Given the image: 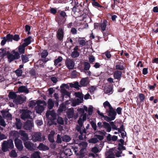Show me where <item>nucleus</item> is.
I'll list each match as a JSON object with an SVG mask.
<instances>
[{
    "label": "nucleus",
    "mask_w": 158,
    "mask_h": 158,
    "mask_svg": "<svg viewBox=\"0 0 158 158\" xmlns=\"http://www.w3.org/2000/svg\"><path fill=\"white\" fill-rule=\"evenodd\" d=\"M75 95L77 98L74 99L66 101V104H70L72 106H75L82 102L83 100V96L82 94L80 92H76L75 93Z\"/></svg>",
    "instance_id": "nucleus-1"
},
{
    "label": "nucleus",
    "mask_w": 158,
    "mask_h": 158,
    "mask_svg": "<svg viewBox=\"0 0 158 158\" xmlns=\"http://www.w3.org/2000/svg\"><path fill=\"white\" fill-rule=\"evenodd\" d=\"M14 146L13 141L12 139H9L7 141H4L2 145V149L4 152H6L8 148H12Z\"/></svg>",
    "instance_id": "nucleus-2"
},
{
    "label": "nucleus",
    "mask_w": 158,
    "mask_h": 158,
    "mask_svg": "<svg viewBox=\"0 0 158 158\" xmlns=\"http://www.w3.org/2000/svg\"><path fill=\"white\" fill-rule=\"evenodd\" d=\"M87 117V115L86 113L82 114L79 118L78 121V125H77L76 128L78 131H80L81 133V129H83L84 127L83 126V122L86 120Z\"/></svg>",
    "instance_id": "nucleus-3"
},
{
    "label": "nucleus",
    "mask_w": 158,
    "mask_h": 158,
    "mask_svg": "<svg viewBox=\"0 0 158 158\" xmlns=\"http://www.w3.org/2000/svg\"><path fill=\"white\" fill-rule=\"evenodd\" d=\"M46 105V103L44 101L38 102L37 106L35 107V110L37 113H41L44 110Z\"/></svg>",
    "instance_id": "nucleus-4"
},
{
    "label": "nucleus",
    "mask_w": 158,
    "mask_h": 158,
    "mask_svg": "<svg viewBox=\"0 0 158 158\" xmlns=\"http://www.w3.org/2000/svg\"><path fill=\"white\" fill-rule=\"evenodd\" d=\"M21 118L24 120L27 119H32V116L33 115L32 112L29 111L28 110H23L22 111Z\"/></svg>",
    "instance_id": "nucleus-5"
},
{
    "label": "nucleus",
    "mask_w": 158,
    "mask_h": 158,
    "mask_svg": "<svg viewBox=\"0 0 158 158\" xmlns=\"http://www.w3.org/2000/svg\"><path fill=\"white\" fill-rule=\"evenodd\" d=\"M118 150H117V147L114 149H110L106 153V158H114V153L116 154L115 152H117Z\"/></svg>",
    "instance_id": "nucleus-6"
},
{
    "label": "nucleus",
    "mask_w": 158,
    "mask_h": 158,
    "mask_svg": "<svg viewBox=\"0 0 158 158\" xmlns=\"http://www.w3.org/2000/svg\"><path fill=\"white\" fill-rule=\"evenodd\" d=\"M119 141L120 143H118V147L117 148V149L118 150V152H116V155L117 157H119L121 156V154L122 153L121 150L123 148V144L124 140L122 139H120Z\"/></svg>",
    "instance_id": "nucleus-7"
},
{
    "label": "nucleus",
    "mask_w": 158,
    "mask_h": 158,
    "mask_svg": "<svg viewBox=\"0 0 158 158\" xmlns=\"http://www.w3.org/2000/svg\"><path fill=\"white\" fill-rule=\"evenodd\" d=\"M56 116V113L54 110L48 111L46 114L47 118L50 120L52 123H53V121L55 119Z\"/></svg>",
    "instance_id": "nucleus-8"
},
{
    "label": "nucleus",
    "mask_w": 158,
    "mask_h": 158,
    "mask_svg": "<svg viewBox=\"0 0 158 158\" xmlns=\"http://www.w3.org/2000/svg\"><path fill=\"white\" fill-rule=\"evenodd\" d=\"M41 134L40 132H35L32 134V139L34 142L41 141Z\"/></svg>",
    "instance_id": "nucleus-9"
},
{
    "label": "nucleus",
    "mask_w": 158,
    "mask_h": 158,
    "mask_svg": "<svg viewBox=\"0 0 158 158\" xmlns=\"http://www.w3.org/2000/svg\"><path fill=\"white\" fill-rule=\"evenodd\" d=\"M15 146L19 150L21 151L23 149V146L21 140L18 139H16L15 140Z\"/></svg>",
    "instance_id": "nucleus-10"
},
{
    "label": "nucleus",
    "mask_w": 158,
    "mask_h": 158,
    "mask_svg": "<svg viewBox=\"0 0 158 158\" xmlns=\"http://www.w3.org/2000/svg\"><path fill=\"white\" fill-rule=\"evenodd\" d=\"M74 110L73 108H70L68 110L67 112V114L68 117L69 118H73L74 119H76L78 117L77 114L76 115L74 114Z\"/></svg>",
    "instance_id": "nucleus-11"
},
{
    "label": "nucleus",
    "mask_w": 158,
    "mask_h": 158,
    "mask_svg": "<svg viewBox=\"0 0 158 158\" xmlns=\"http://www.w3.org/2000/svg\"><path fill=\"white\" fill-rule=\"evenodd\" d=\"M65 63L67 67L69 69H73L74 66V62L72 60L67 59Z\"/></svg>",
    "instance_id": "nucleus-12"
},
{
    "label": "nucleus",
    "mask_w": 158,
    "mask_h": 158,
    "mask_svg": "<svg viewBox=\"0 0 158 158\" xmlns=\"http://www.w3.org/2000/svg\"><path fill=\"white\" fill-rule=\"evenodd\" d=\"M34 124L32 121L28 120L25 123L24 127L27 130H30L32 128Z\"/></svg>",
    "instance_id": "nucleus-13"
},
{
    "label": "nucleus",
    "mask_w": 158,
    "mask_h": 158,
    "mask_svg": "<svg viewBox=\"0 0 158 158\" xmlns=\"http://www.w3.org/2000/svg\"><path fill=\"white\" fill-rule=\"evenodd\" d=\"M108 24V22L106 20H104L103 22H102L100 24L101 30L102 32L103 33L104 36H105V35H107L106 34L103 32V31L105 30L106 26Z\"/></svg>",
    "instance_id": "nucleus-14"
},
{
    "label": "nucleus",
    "mask_w": 158,
    "mask_h": 158,
    "mask_svg": "<svg viewBox=\"0 0 158 158\" xmlns=\"http://www.w3.org/2000/svg\"><path fill=\"white\" fill-rule=\"evenodd\" d=\"M21 135V138L23 141L25 142L28 140V136L24 131L22 130L19 131V135Z\"/></svg>",
    "instance_id": "nucleus-15"
},
{
    "label": "nucleus",
    "mask_w": 158,
    "mask_h": 158,
    "mask_svg": "<svg viewBox=\"0 0 158 158\" xmlns=\"http://www.w3.org/2000/svg\"><path fill=\"white\" fill-rule=\"evenodd\" d=\"M25 147L27 149L32 150L34 149V144L31 142L29 141H25L24 142Z\"/></svg>",
    "instance_id": "nucleus-16"
},
{
    "label": "nucleus",
    "mask_w": 158,
    "mask_h": 158,
    "mask_svg": "<svg viewBox=\"0 0 158 158\" xmlns=\"http://www.w3.org/2000/svg\"><path fill=\"white\" fill-rule=\"evenodd\" d=\"M64 32L62 28H59L57 33V37L58 40H62L64 37Z\"/></svg>",
    "instance_id": "nucleus-17"
},
{
    "label": "nucleus",
    "mask_w": 158,
    "mask_h": 158,
    "mask_svg": "<svg viewBox=\"0 0 158 158\" xmlns=\"http://www.w3.org/2000/svg\"><path fill=\"white\" fill-rule=\"evenodd\" d=\"M25 99L24 98H22L20 96H18L16 99L14 100V102L16 104H21L25 100Z\"/></svg>",
    "instance_id": "nucleus-18"
},
{
    "label": "nucleus",
    "mask_w": 158,
    "mask_h": 158,
    "mask_svg": "<svg viewBox=\"0 0 158 158\" xmlns=\"http://www.w3.org/2000/svg\"><path fill=\"white\" fill-rule=\"evenodd\" d=\"M108 116L111 117L112 119L114 118V119L115 118V116L116 114L115 111L112 108L111 109H109L108 110Z\"/></svg>",
    "instance_id": "nucleus-19"
},
{
    "label": "nucleus",
    "mask_w": 158,
    "mask_h": 158,
    "mask_svg": "<svg viewBox=\"0 0 158 158\" xmlns=\"http://www.w3.org/2000/svg\"><path fill=\"white\" fill-rule=\"evenodd\" d=\"M37 148L39 150L42 151H46L49 149L48 147L42 143H40L39 144L37 147Z\"/></svg>",
    "instance_id": "nucleus-20"
},
{
    "label": "nucleus",
    "mask_w": 158,
    "mask_h": 158,
    "mask_svg": "<svg viewBox=\"0 0 158 158\" xmlns=\"http://www.w3.org/2000/svg\"><path fill=\"white\" fill-rule=\"evenodd\" d=\"M102 126L107 132H110L111 131V128L109 123L104 122L103 123Z\"/></svg>",
    "instance_id": "nucleus-21"
},
{
    "label": "nucleus",
    "mask_w": 158,
    "mask_h": 158,
    "mask_svg": "<svg viewBox=\"0 0 158 158\" xmlns=\"http://www.w3.org/2000/svg\"><path fill=\"white\" fill-rule=\"evenodd\" d=\"M89 83V80L87 78H83L80 82L81 86H86Z\"/></svg>",
    "instance_id": "nucleus-22"
},
{
    "label": "nucleus",
    "mask_w": 158,
    "mask_h": 158,
    "mask_svg": "<svg viewBox=\"0 0 158 158\" xmlns=\"http://www.w3.org/2000/svg\"><path fill=\"white\" fill-rule=\"evenodd\" d=\"M62 94V96L63 98L64 96L66 98L70 97V94L64 89H61L60 91Z\"/></svg>",
    "instance_id": "nucleus-23"
},
{
    "label": "nucleus",
    "mask_w": 158,
    "mask_h": 158,
    "mask_svg": "<svg viewBox=\"0 0 158 158\" xmlns=\"http://www.w3.org/2000/svg\"><path fill=\"white\" fill-rule=\"evenodd\" d=\"M18 89V91L21 93H24L27 94L29 93V91L26 86H21L19 87Z\"/></svg>",
    "instance_id": "nucleus-24"
},
{
    "label": "nucleus",
    "mask_w": 158,
    "mask_h": 158,
    "mask_svg": "<svg viewBox=\"0 0 158 158\" xmlns=\"http://www.w3.org/2000/svg\"><path fill=\"white\" fill-rule=\"evenodd\" d=\"M32 40V38L31 36H29L24 40V43L23 44V45L26 47L29 45Z\"/></svg>",
    "instance_id": "nucleus-25"
},
{
    "label": "nucleus",
    "mask_w": 158,
    "mask_h": 158,
    "mask_svg": "<svg viewBox=\"0 0 158 158\" xmlns=\"http://www.w3.org/2000/svg\"><path fill=\"white\" fill-rule=\"evenodd\" d=\"M31 56L30 55H23L21 56V58L22 62L23 63H25L29 61V59Z\"/></svg>",
    "instance_id": "nucleus-26"
},
{
    "label": "nucleus",
    "mask_w": 158,
    "mask_h": 158,
    "mask_svg": "<svg viewBox=\"0 0 158 158\" xmlns=\"http://www.w3.org/2000/svg\"><path fill=\"white\" fill-rule=\"evenodd\" d=\"M1 112L3 117H6L10 120L11 119L12 115L10 114L8 112L5 111H2Z\"/></svg>",
    "instance_id": "nucleus-27"
},
{
    "label": "nucleus",
    "mask_w": 158,
    "mask_h": 158,
    "mask_svg": "<svg viewBox=\"0 0 158 158\" xmlns=\"http://www.w3.org/2000/svg\"><path fill=\"white\" fill-rule=\"evenodd\" d=\"M55 133V132L54 131H52L48 135V139L49 141L53 143L54 142V135Z\"/></svg>",
    "instance_id": "nucleus-28"
},
{
    "label": "nucleus",
    "mask_w": 158,
    "mask_h": 158,
    "mask_svg": "<svg viewBox=\"0 0 158 158\" xmlns=\"http://www.w3.org/2000/svg\"><path fill=\"white\" fill-rule=\"evenodd\" d=\"M66 102L65 103V104L64 103H62L60 105L59 108L58 110V111L59 112H61L63 111H65L66 110V106H65V105H68V104H66Z\"/></svg>",
    "instance_id": "nucleus-29"
},
{
    "label": "nucleus",
    "mask_w": 158,
    "mask_h": 158,
    "mask_svg": "<svg viewBox=\"0 0 158 158\" xmlns=\"http://www.w3.org/2000/svg\"><path fill=\"white\" fill-rule=\"evenodd\" d=\"M122 74V73L121 71H115L114 73V77L115 78L118 79L121 77Z\"/></svg>",
    "instance_id": "nucleus-30"
},
{
    "label": "nucleus",
    "mask_w": 158,
    "mask_h": 158,
    "mask_svg": "<svg viewBox=\"0 0 158 158\" xmlns=\"http://www.w3.org/2000/svg\"><path fill=\"white\" fill-rule=\"evenodd\" d=\"M103 105L104 108H105L107 110L109 109L112 108L110 103L107 101H106L105 102L103 103Z\"/></svg>",
    "instance_id": "nucleus-31"
},
{
    "label": "nucleus",
    "mask_w": 158,
    "mask_h": 158,
    "mask_svg": "<svg viewBox=\"0 0 158 158\" xmlns=\"http://www.w3.org/2000/svg\"><path fill=\"white\" fill-rule=\"evenodd\" d=\"M11 136H13L16 138H18L19 137V131L18 132L17 131H12L10 133Z\"/></svg>",
    "instance_id": "nucleus-32"
},
{
    "label": "nucleus",
    "mask_w": 158,
    "mask_h": 158,
    "mask_svg": "<svg viewBox=\"0 0 158 158\" xmlns=\"http://www.w3.org/2000/svg\"><path fill=\"white\" fill-rule=\"evenodd\" d=\"M40 154V152H35L31 155V158H41Z\"/></svg>",
    "instance_id": "nucleus-33"
},
{
    "label": "nucleus",
    "mask_w": 158,
    "mask_h": 158,
    "mask_svg": "<svg viewBox=\"0 0 158 158\" xmlns=\"http://www.w3.org/2000/svg\"><path fill=\"white\" fill-rule=\"evenodd\" d=\"M48 107L50 109H51L52 108L54 105V102L52 99H49L48 101Z\"/></svg>",
    "instance_id": "nucleus-34"
},
{
    "label": "nucleus",
    "mask_w": 158,
    "mask_h": 158,
    "mask_svg": "<svg viewBox=\"0 0 158 158\" xmlns=\"http://www.w3.org/2000/svg\"><path fill=\"white\" fill-rule=\"evenodd\" d=\"M26 46L23 45V44L22 45L19 46L18 48V50L20 54L24 53L25 51V47Z\"/></svg>",
    "instance_id": "nucleus-35"
},
{
    "label": "nucleus",
    "mask_w": 158,
    "mask_h": 158,
    "mask_svg": "<svg viewBox=\"0 0 158 158\" xmlns=\"http://www.w3.org/2000/svg\"><path fill=\"white\" fill-rule=\"evenodd\" d=\"M16 126L18 129H20L22 126V123L20 119L17 118H16Z\"/></svg>",
    "instance_id": "nucleus-36"
},
{
    "label": "nucleus",
    "mask_w": 158,
    "mask_h": 158,
    "mask_svg": "<svg viewBox=\"0 0 158 158\" xmlns=\"http://www.w3.org/2000/svg\"><path fill=\"white\" fill-rule=\"evenodd\" d=\"M87 107L85 106H84L83 108H80L77 109L78 112L82 114H84L85 111H87Z\"/></svg>",
    "instance_id": "nucleus-37"
},
{
    "label": "nucleus",
    "mask_w": 158,
    "mask_h": 158,
    "mask_svg": "<svg viewBox=\"0 0 158 158\" xmlns=\"http://www.w3.org/2000/svg\"><path fill=\"white\" fill-rule=\"evenodd\" d=\"M71 139L70 137L68 135H64L62 137L63 141L65 142H69Z\"/></svg>",
    "instance_id": "nucleus-38"
},
{
    "label": "nucleus",
    "mask_w": 158,
    "mask_h": 158,
    "mask_svg": "<svg viewBox=\"0 0 158 158\" xmlns=\"http://www.w3.org/2000/svg\"><path fill=\"white\" fill-rule=\"evenodd\" d=\"M7 57L9 60L10 62L14 60H15V58L14 56V55L12 53V52L11 53H9L8 54Z\"/></svg>",
    "instance_id": "nucleus-39"
},
{
    "label": "nucleus",
    "mask_w": 158,
    "mask_h": 158,
    "mask_svg": "<svg viewBox=\"0 0 158 158\" xmlns=\"http://www.w3.org/2000/svg\"><path fill=\"white\" fill-rule=\"evenodd\" d=\"M10 156L11 157H16L17 154L15 150H13L9 153Z\"/></svg>",
    "instance_id": "nucleus-40"
},
{
    "label": "nucleus",
    "mask_w": 158,
    "mask_h": 158,
    "mask_svg": "<svg viewBox=\"0 0 158 158\" xmlns=\"http://www.w3.org/2000/svg\"><path fill=\"white\" fill-rule=\"evenodd\" d=\"M41 101H31L30 102L29 104V106L31 107H33L35 106L36 104L38 103V102Z\"/></svg>",
    "instance_id": "nucleus-41"
},
{
    "label": "nucleus",
    "mask_w": 158,
    "mask_h": 158,
    "mask_svg": "<svg viewBox=\"0 0 158 158\" xmlns=\"http://www.w3.org/2000/svg\"><path fill=\"white\" fill-rule=\"evenodd\" d=\"M63 60L62 57L60 56H59L58 58L56 59L54 61V64L55 65H57L59 63L61 62Z\"/></svg>",
    "instance_id": "nucleus-42"
},
{
    "label": "nucleus",
    "mask_w": 158,
    "mask_h": 158,
    "mask_svg": "<svg viewBox=\"0 0 158 158\" xmlns=\"http://www.w3.org/2000/svg\"><path fill=\"white\" fill-rule=\"evenodd\" d=\"M64 154L67 156H70L71 155L72 152L71 150L68 148H66L64 151Z\"/></svg>",
    "instance_id": "nucleus-43"
},
{
    "label": "nucleus",
    "mask_w": 158,
    "mask_h": 158,
    "mask_svg": "<svg viewBox=\"0 0 158 158\" xmlns=\"http://www.w3.org/2000/svg\"><path fill=\"white\" fill-rule=\"evenodd\" d=\"M70 86L71 87H73L77 89H78L80 87L78 83L77 82H75L74 84L70 83Z\"/></svg>",
    "instance_id": "nucleus-44"
},
{
    "label": "nucleus",
    "mask_w": 158,
    "mask_h": 158,
    "mask_svg": "<svg viewBox=\"0 0 158 158\" xmlns=\"http://www.w3.org/2000/svg\"><path fill=\"white\" fill-rule=\"evenodd\" d=\"M8 97L11 98H15L17 97V95L15 93L10 92L9 94Z\"/></svg>",
    "instance_id": "nucleus-45"
},
{
    "label": "nucleus",
    "mask_w": 158,
    "mask_h": 158,
    "mask_svg": "<svg viewBox=\"0 0 158 158\" xmlns=\"http://www.w3.org/2000/svg\"><path fill=\"white\" fill-rule=\"evenodd\" d=\"M48 52L46 50H44L42 51L41 53L40 56L42 58H45L48 55Z\"/></svg>",
    "instance_id": "nucleus-46"
},
{
    "label": "nucleus",
    "mask_w": 158,
    "mask_h": 158,
    "mask_svg": "<svg viewBox=\"0 0 158 158\" xmlns=\"http://www.w3.org/2000/svg\"><path fill=\"white\" fill-rule=\"evenodd\" d=\"M12 53L15 59H19V55L18 52L13 50L12 51Z\"/></svg>",
    "instance_id": "nucleus-47"
},
{
    "label": "nucleus",
    "mask_w": 158,
    "mask_h": 158,
    "mask_svg": "<svg viewBox=\"0 0 158 158\" xmlns=\"http://www.w3.org/2000/svg\"><path fill=\"white\" fill-rule=\"evenodd\" d=\"M71 55L72 57L76 58L79 56V53L76 51H74L72 53Z\"/></svg>",
    "instance_id": "nucleus-48"
},
{
    "label": "nucleus",
    "mask_w": 158,
    "mask_h": 158,
    "mask_svg": "<svg viewBox=\"0 0 158 158\" xmlns=\"http://www.w3.org/2000/svg\"><path fill=\"white\" fill-rule=\"evenodd\" d=\"M5 38L7 41H11L13 40V35L10 34L8 35Z\"/></svg>",
    "instance_id": "nucleus-49"
},
{
    "label": "nucleus",
    "mask_w": 158,
    "mask_h": 158,
    "mask_svg": "<svg viewBox=\"0 0 158 158\" xmlns=\"http://www.w3.org/2000/svg\"><path fill=\"white\" fill-rule=\"evenodd\" d=\"M98 140L97 138H92L88 140L89 143H95L98 142Z\"/></svg>",
    "instance_id": "nucleus-50"
},
{
    "label": "nucleus",
    "mask_w": 158,
    "mask_h": 158,
    "mask_svg": "<svg viewBox=\"0 0 158 158\" xmlns=\"http://www.w3.org/2000/svg\"><path fill=\"white\" fill-rule=\"evenodd\" d=\"M90 67V65L89 63L85 62L84 65V69L85 70H89Z\"/></svg>",
    "instance_id": "nucleus-51"
},
{
    "label": "nucleus",
    "mask_w": 158,
    "mask_h": 158,
    "mask_svg": "<svg viewBox=\"0 0 158 158\" xmlns=\"http://www.w3.org/2000/svg\"><path fill=\"white\" fill-rule=\"evenodd\" d=\"M90 92L91 94H93L94 91L96 89V87L95 86H92L89 89Z\"/></svg>",
    "instance_id": "nucleus-52"
},
{
    "label": "nucleus",
    "mask_w": 158,
    "mask_h": 158,
    "mask_svg": "<svg viewBox=\"0 0 158 158\" xmlns=\"http://www.w3.org/2000/svg\"><path fill=\"white\" fill-rule=\"evenodd\" d=\"M94 131L97 130V127L96 123L94 121H92L90 123Z\"/></svg>",
    "instance_id": "nucleus-53"
},
{
    "label": "nucleus",
    "mask_w": 158,
    "mask_h": 158,
    "mask_svg": "<svg viewBox=\"0 0 158 158\" xmlns=\"http://www.w3.org/2000/svg\"><path fill=\"white\" fill-rule=\"evenodd\" d=\"M57 122L58 123L61 125H63L64 124V121L63 119L60 117H58L57 118Z\"/></svg>",
    "instance_id": "nucleus-54"
},
{
    "label": "nucleus",
    "mask_w": 158,
    "mask_h": 158,
    "mask_svg": "<svg viewBox=\"0 0 158 158\" xmlns=\"http://www.w3.org/2000/svg\"><path fill=\"white\" fill-rule=\"evenodd\" d=\"M6 53L5 50L3 49H0V57H2L5 56Z\"/></svg>",
    "instance_id": "nucleus-55"
},
{
    "label": "nucleus",
    "mask_w": 158,
    "mask_h": 158,
    "mask_svg": "<svg viewBox=\"0 0 158 158\" xmlns=\"http://www.w3.org/2000/svg\"><path fill=\"white\" fill-rule=\"evenodd\" d=\"M0 124L3 126H5L6 124L4 120L2 119V117L0 116Z\"/></svg>",
    "instance_id": "nucleus-56"
},
{
    "label": "nucleus",
    "mask_w": 158,
    "mask_h": 158,
    "mask_svg": "<svg viewBox=\"0 0 158 158\" xmlns=\"http://www.w3.org/2000/svg\"><path fill=\"white\" fill-rule=\"evenodd\" d=\"M92 151L94 153H97L99 152L100 151L98 148L96 147H94L92 148Z\"/></svg>",
    "instance_id": "nucleus-57"
},
{
    "label": "nucleus",
    "mask_w": 158,
    "mask_h": 158,
    "mask_svg": "<svg viewBox=\"0 0 158 158\" xmlns=\"http://www.w3.org/2000/svg\"><path fill=\"white\" fill-rule=\"evenodd\" d=\"M61 136L59 134H58L57 135L56 142L57 143H60L61 142Z\"/></svg>",
    "instance_id": "nucleus-58"
},
{
    "label": "nucleus",
    "mask_w": 158,
    "mask_h": 158,
    "mask_svg": "<svg viewBox=\"0 0 158 158\" xmlns=\"http://www.w3.org/2000/svg\"><path fill=\"white\" fill-rule=\"evenodd\" d=\"M105 90L107 93L111 94L112 93V89L111 88L105 87Z\"/></svg>",
    "instance_id": "nucleus-59"
},
{
    "label": "nucleus",
    "mask_w": 158,
    "mask_h": 158,
    "mask_svg": "<svg viewBox=\"0 0 158 158\" xmlns=\"http://www.w3.org/2000/svg\"><path fill=\"white\" fill-rule=\"evenodd\" d=\"M22 73V71L21 70L18 69L15 71V73L18 76H20L21 75Z\"/></svg>",
    "instance_id": "nucleus-60"
},
{
    "label": "nucleus",
    "mask_w": 158,
    "mask_h": 158,
    "mask_svg": "<svg viewBox=\"0 0 158 158\" xmlns=\"http://www.w3.org/2000/svg\"><path fill=\"white\" fill-rule=\"evenodd\" d=\"M93 107L92 106H90L88 108V110L89 115H91L93 111Z\"/></svg>",
    "instance_id": "nucleus-61"
},
{
    "label": "nucleus",
    "mask_w": 158,
    "mask_h": 158,
    "mask_svg": "<svg viewBox=\"0 0 158 158\" xmlns=\"http://www.w3.org/2000/svg\"><path fill=\"white\" fill-rule=\"evenodd\" d=\"M79 44L81 47L85 45L86 44L85 41L83 40H79Z\"/></svg>",
    "instance_id": "nucleus-62"
},
{
    "label": "nucleus",
    "mask_w": 158,
    "mask_h": 158,
    "mask_svg": "<svg viewBox=\"0 0 158 158\" xmlns=\"http://www.w3.org/2000/svg\"><path fill=\"white\" fill-rule=\"evenodd\" d=\"M104 118V119L107 122H109L110 121L113 120H114V118H113L112 119L110 117H108L107 116L103 117Z\"/></svg>",
    "instance_id": "nucleus-63"
},
{
    "label": "nucleus",
    "mask_w": 158,
    "mask_h": 158,
    "mask_svg": "<svg viewBox=\"0 0 158 158\" xmlns=\"http://www.w3.org/2000/svg\"><path fill=\"white\" fill-rule=\"evenodd\" d=\"M139 97L140 100L141 102H143L145 98L144 95L143 94H139Z\"/></svg>",
    "instance_id": "nucleus-64"
}]
</instances>
